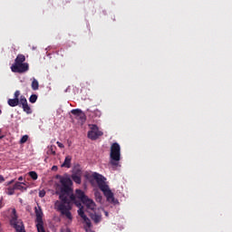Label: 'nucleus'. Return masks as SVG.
I'll list each match as a JSON object with an SVG mask.
<instances>
[{
    "instance_id": "1",
    "label": "nucleus",
    "mask_w": 232,
    "mask_h": 232,
    "mask_svg": "<svg viewBox=\"0 0 232 232\" xmlns=\"http://www.w3.org/2000/svg\"><path fill=\"white\" fill-rule=\"evenodd\" d=\"M60 190L56 191V195H59L60 201L57 200L54 203V208L61 215L66 217L69 220H72V204H75L77 208H81L83 200H85L88 196L84 194L82 189H76V196L73 195V181L70 178H62L60 179Z\"/></svg>"
},
{
    "instance_id": "2",
    "label": "nucleus",
    "mask_w": 232,
    "mask_h": 232,
    "mask_svg": "<svg viewBox=\"0 0 232 232\" xmlns=\"http://www.w3.org/2000/svg\"><path fill=\"white\" fill-rule=\"evenodd\" d=\"M94 180H96V183L99 187V188L101 189V191H102L104 197H106L107 198V202H111V204H118L119 201L117 199H115V197L113 196V192H111V189H110V187L108 186V184H106V179H104V177L97 172H95L92 175Z\"/></svg>"
},
{
    "instance_id": "3",
    "label": "nucleus",
    "mask_w": 232,
    "mask_h": 232,
    "mask_svg": "<svg viewBox=\"0 0 232 232\" xmlns=\"http://www.w3.org/2000/svg\"><path fill=\"white\" fill-rule=\"evenodd\" d=\"M119 162H121V145L114 142L111 146L110 164L113 168H118Z\"/></svg>"
},
{
    "instance_id": "4",
    "label": "nucleus",
    "mask_w": 232,
    "mask_h": 232,
    "mask_svg": "<svg viewBox=\"0 0 232 232\" xmlns=\"http://www.w3.org/2000/svg\"><path fill=\"white\" fill-rule=\"evenodd\" d=\"M10 224L16 232H26V230H24V224L23 221L21 219H17V211L15 208L12 209Z\"/></svg>"
},
{
    "instance_id": "5",
    "label": "nucleus",
    "mask_w": 232,
    "mask_h": 232,
    "mask_svg": "<svg viewBox=\"0 0 232 232\" xmlns=\"http://www.w3.org/2000/svg\"><path fill=\"white\" fill-rule=\"evenodd\" d=\"M34 213H35V223H36V228L38 232H46L44 229V221L43 220V217H44V214L43 213V208L41 207H35L34 208Z\"/></svg>"
},
{
    "instance_id": "6",
    "label": "nucleus",
    "mask_w": 232,
    "mask_h": 232,
    "mask_svg": "<svg viewBox=\"0 0 232 232\" xmlns=\"http://www.w3.org/2000/svg\"><path fill=\"white\" fill-rule=\"evenodd\" d=\"M30 70V65L27 63H14L11 66V72L14 73H24Z\"/></svg>"
},
{
    "instance_id": "7",
    "label": "nucleus",
    "mask_w": 232,
    "mask_h": 232,
    "mask_svg": "<svg viewBox=\"0 0 232 232\" xmlns=\"http://www.w3.org/2000/svg\"><path fill=\"white\" fill-rule=\"evenodd\" d=\"M91 130H92L88 132V137L91 140H97L99 137H102L103 133L99 130V127H97V125H92Z\"/></svg>"
},
{
    "instance_id": "8",
    "label": "nucleus",
    "mask_w": 232,
    "mask_h": 232,
    "mask_svg": "<svg viewBox=\"0 0 232 232\" xmlns=\"http://www.w3.org/2000/svg\"><path fill=\"white\" fill-rule=\"evenodd\" d=\"M20 105L22 106L24 111L30 115L32 113V108H30V105H28V100H26V97L24 95L20 96Z\"/></svg>"
},
{
    "instance_id": "9",
    "label": "nucleus",
    "mask_w": 232,
    "mask_h": 232,
    "mask_svg": "<svg viewBox=\"0 0 232 232\" xmlns=\"http://www.w3.org/2000/svg\"><path fill=\"white\" fill-rule=\"evenodd\" d=\"M71 113L74 115L75 119L84 122L86 121V114L81 109H72Z\"/></svg>"
},
{
    "instance_id": "10",
    "label": "nucleus",
    "mask_w": 232,
    "mask_h": 232,
    "mask_svg": "<svg viewBox=\"0 0 232 232\" xmlns=\"http://www.w3.org/2000/svg\"><path fill=\"white\" fill-rule=\"evenodd\" d=\"M82 202V204H84V206H86L87 209H91L92 211H93L95 209L96 205H95V201H93V199L87 197Z\"/></svg>"
},
{
    "instance_id": "11",
    "label": "nucleus",
    "mask_w": 232,
    "mask_h": 232,
    "mask_svg": "<svg viewBox=\"0 0 232 232\" xmlns=\"http://www.w3.org/2000/svg\"><path fill=\"white\" fill-rule=\"evenodd\" d=\"M78 215L79 217H81V218H82V220H84L87 227H92V221L90 220V218H88L87 216L84 215V210L82 209V208H80L78 209Z\"/></svg>"
},
{
    "instance_id": "12",
    "label": "nucleus",
    "mask_w": 232,
    "mask_h": 232,
    "mask_svg": "<svg viewBox=\"0 0 232 232\" xmlns=\"http://www.w3.org/2000/svg\"><path fill=\"white\" fill-rule=\"evenodd\" d=\"M7 104L11 106V108H15V106H19L21 104V98L20 99H9L7 101Z\"/></svg>"
},
{
    "instance_id": "13",
    "label": "nucleus",
    "mask_w": 232,
    "mask_h": 232,
    "mask_svg": "<svg viewBox=\"0 0 232 232\" xmlns=\"http://www.w3.org/2000/svg\"><path fill=\"white\" fill-rule=\"evenodd\" d=\"M72 179L76 184H81V182H82V179H81V170H78L77 172L73 173L72 175Z\"/></svg>"
},
{
    "instance_id": "14",
    "label": "nucleus",
    "mask_w": 232,
    "mask_h": 232,
    "mask_svg": "<svg viewBox=\"0 0 232 232\" xmlns=\"http://www.w3.org/2000/svg\"><path fill=\"white\" fill-rule=\"evenodd\" d=\"M56 150H57V147H55V145L48 146L46 154L53 155V157H55V155H57V152L55 151Z\"/></svg>"
},
{
    "instance_id": "15",
    "label": "nucleus",
    "mask_w": 232,
    "mask_h": 232,
    "mask_svg": "<svg viewBox=\"0 0 232 232\" xmlns=\"http://www.w3.org/2000/svg\"><path fill=\"white\" fill-rule=\"evenodd\" d=\"M62 168H72V156H67L62 164Z\"/></svg>"
},
{
    "instance_id": "16",
    "label": "nucleus",
    "mask_w": 232,
    "mask_h": 232,
    "mask_svg": "<svg viewBox=\"0 0 232 232\" xmlns=\"http://www.w3.org/2000/svg\"><path fill=\"white\" fill-rule=\"evenodd\" d=\"M24 61H26V57L24 54H18L16 58L14 59V63H24Z\"/></svg>"
},
{
    "instance_id": "17",
    "label": "nucleus",
    "mask_w": 232,
    "mask_h": 232,
    "mask_svg": "<svg viewBox=\"0 0 232 232\" xmlns=\"http://www.w3.org/2000/svg\"><path fill=\"white\" fill-rule=\"evenodd\" d=\"M23 185H24V182H16L14 186V189H18L20 191H23V190H26V188L24 187Z\"/></svg>"
},
{
    "instance_id": "18",
    "label": "nucleus",
    "mask_w": 232,
    "mask_h": 232,
    "mask_svg": "<svg viewBox=\"0 0 232 232\" xmlns=\"http://www.w3.org/2000/svg\"><path fill=\"white\" fill-rule=\"evenodd\" d=\"M31 88L34 92L39 90V82L35 78L33 79V82H32V84H31Z\"/></svg>"
},
{
    "instance_id": "19",
    "label": "nucleus",
    "mask_w": 232,
    "mask_h": 232,
    "mask_svg": "<svg viewBox=\"0 0 232 232\" xmlns=\"http://www.w3.org/2000/svg\"><path fill=\"white\" fill-rule=\"evenodd\" d=\"M6 195H14L15 193V187H8L5 191Z\"/></svg>"
},
{
    "instance_id": "20",
    "label": "nucleus",
    "mask_w": 232,
    "mask_h": 232,
    "mask_svg": "<svg viewBox=\"0 0 232 232\" xmlns=\"http://www.w3.org/2000/svg\"><path fill=\"white\" fill-rule=\"evenodd\" d=\"M29 177H31V179H33V180H37L39 176L37 175V172L30 171L29 172Z\"/></svg>"
},
{
    "instance_id": "21",
    "label": "nucleus",
    "mask_w": 232,
    "mask_h": 232,
    "mask_svg": "<svg viewBox=\"0 0 232 232\" xmlns=\"http://www.w3.org/2000/svg\"><path fill=\"white\" fill-rule=\"evenodd\" d=\"M29 102L32 104H34V102H37V95L36 94H32L29 98Z\"/></svg>"
},
{
    "instance_id": "22",
    "label": "nucleus",
    "mask_w": 232,
    "mask_h": 232,
    "mask_svg": "<svg viewBox=\"0 0 232 232\" xmlns=\"http://www.w3.org/2000/svg\"><path fill=\"white\" fill-rule=\"evenodd\" d=\"M27 141H28V135H24V136L21 138L19 143H20V144H24V143L27 142Z\"/></svg>"
},
{
    "instance_id": "23",
    "label": "nucleus",
    "mask_w": 232,
    "mask_h": 232,
    "mask_svg": "<svg viewBox=\"0 0 232 232\" xmlns=\"http://www.w3.org/2000/svg\"><path fill=\"white\" fill-rule=\"evenodd\" d=\"M92 220H94V222H96V224L98 222H101V216H99V215L92 216Z\"/></svg>"
},
{
    "instance_id": "24",
    "label": "nucleus",
    "mask_w": 232,
    "mask_h": 232,
    "mask_svg": "<svg viewBox=\"0 0 232 232\" xmlns=\"http://www.w3.org/2000/svg\"><path fill=\"white\" fill-rule=\"evenodd\" d=\"M95 198L96 200L102 201V196H101V193L95 192Z\"/></svg>"
},
{
    "instance_id": "25",
    "label": "nucleus",
    "mask_w": 232,
    "mask_h": 232,
    "mask_svg": "<svg viewBox=\"0 0 232 232\" xmlns=\"http://www.w3.org/2000/svg\"><path fill=\"white\" fill-rule=\"evenodd\" d=\"M19 95H21V92L20 91H15L14 94V99H20Z\"/></svg>"
},
{
    "instance_id": "26",
    "label": "nucleus",
    "mask_w": 232,
    "mask_h": 232,
    "mask_svg": "<svg viewBox=\"0 0 232 232\" xmlns=\"http://www.w3.org/2000/svg\"><path fill=\"white\" fill-rule=\"evenodd\" d=\"M45 195H46V191H44V190H40V192H39V197H40V198H44Z\"/></svg>"
},
{
    "instance_id": "27",
    "label": "nucleus",
    "mask_w": 232,
    "mask_h": 232,
    "mask_svg": "<svg viewBox=\"0 0 232 232\" xmlns=\"http://www.w3.org/2000/svg\"><path fill=\"white\" fill-rule=\"evenodd\" d=\"M58 148H64V145L63 143H61L60 141L56 142Z\"/></svg>"
},
{
    "instance_id": "28",
    "label": "nucleus",
    "mask_w": 232,
    "mask_h": 232,
    "mask_svg": "<svg viewBox=\"0 0 232 232\" xmlns=\"http://www.w3.org/2000/svg\"><path fill=\"white\" fill-rule=\"evenodd\" d=\"M2 182H5V177L0 175V184H2Z\"/></svg>"
},
{
    "instance_id": "29",
    "label": "nucleus",
    "mask_w": 232,
    "mask_h": 232,
    "mask_svg": "<svg viewBox=\"0 0 232 232\" xmlns=\"http://www.w3.org/2000/svg\"><path fill=\"white\" fill-rule=\"evenodd\" d=\"M92 227H85V231L86 232H92V228H91Z\"/></svg>"
},
{
    "instance_id": "30",
    "label": "nucleus",
    "mask_w": 232,
    "mask_h": 232,
    "mask_svg": "<svg viewBox=\"0 0 232 232\" xmlns=\"http://www.w3.org/2000/svg\"><path fill=\"white\" fill-rule=\"evenodd\" d=\"M52 170H53V171H57V166H53V167H52Z\"/></svg>"
},
{
    "instance_id": "31",
    "label": "nucleus",
    "mask_w": 232,
    "mask_h": 232,
    "mask_svg": "<svg viewBox=\"0 0 232 232\" xmlns=\"http://www.w3.org/2000/svg\"><path fill=\"white\" fill-rule=\"evenodd\" d=\"M11 184H14V179H12L9 182H7V186H10Z\"/></svg>"
},
{
    "instance_id": "32",
    "label": "nucleus",
    "mask_w": 232,
    "mask_h": 232,
    "mask_svg": "<svg viewBox=\"0 0 232 232\" xmlns=\"http://www.w3.org/2000/svg\"><path fill=\"white\" fill-rule=\"evenodd\" d=\"M95 113H96V115H101V111L96 110V111H95Z\"/></svg>"
},
{
    "instance_id": "33",
    "label": "nucleus",
    "mask_w": 232,
    "mask_h": 232,
    "mask_svg": "<svg viewBox=\"0 0 232 232\" xmlns=\"http://www.w3.org/2000/svg\"><path fill=\"white\" fill-rule=\"evenodd\" d=\"M18 180L23 181V176L19 177Z\"/></svg>"
},
{
    "instance_id": "34",
    "label": "nucleus",
    "mask_w": 232,
    "mask_h": 232,
    "mask_svg": "<svg viewBox=\"0 0 232 232\" xmlns=\"http://www.w3.org/2000/svg\"><path fill=\"white\" fill-rule=\"evenodd\" d=\"M1 139H5V136H0V140H1Z\"/></svg>"
},
{
    "instance_id": "35",
    "label": "nucleus",
    "mask_w": 232,
    "mask_h": 232,
    "mask_svg": "<svg viewBox=\"0 0 232 232\" xmlns=\"http://www.w3.org/2000/svg\"><path fill=\"white\" fill-rule=\"evenodd\" d=\"M1 113H3V111L0 110V115H1Z\"/></svg>"
}]
</instances>
